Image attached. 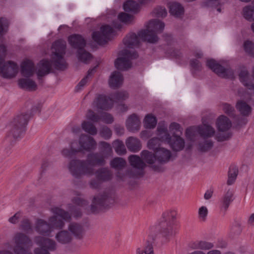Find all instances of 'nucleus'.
<instances>
[{"label": "nucleus", "instance_id": "nucleus-1", "mask_svg": "<svg viewBox=\"0 0 254 254\" xmlns=\"http://www.w3.org/2000/svg\"><path fill=\"white\" fill-rule=\"evenodd\" d=\"M105 159L99 152L90 153L87 155L86 160H71L67 165V169L75 178L80 179L83 176L91 177L95 173L94 167L104 165Z\"/></svg>", "mask_w": 254, "mask_h": 254}, {"label": "nucleus", "instance_id": "nucleus-2", "mask_svg": "<svg viewBox=\"0 0 254 254\" xmlns=\"http://www.w3.org/2000/svg\"><path fill=\"white\" fill-rule=\"evenodd\" d=\"M66 48L65 41L59 39L55 41L52 45L51 63L47 60L40 61L38 64L37 74L39 79L48 74L52 67L59 70H64L66 67V64L64 58Z\"/></svg>", "mask_w": 254, "mask_h": 254}, {"label": "nucleus", "instance_id": "nucleus-3", "mask_svg": "<svg viewBox=\"0 0 254 254\" xmlns=\"http://www.w3.org/2000/svg\"><path fill=\"white\" fill-rule=\"evenodd\" d=\"M165 24L160 20L155 19L149 21L146 29L142 30L138 33L127 36L124 39V44L129 48L136 47L139 45V39L151 43H155L158 40L157 34L160 33L164 29Z\"/></svg>", "mask_w": 254, "mask_h": 254}, {"label": "nucleus", "instance_id": "nucleus-4", "mask_svg": "<svg viewBox=\"0 0 254 254\" xmlns=\"http://www.w3.org/2000/svg\"><path fill=\"white\" fill-rule=\"evenodd\" d=\"M240 81L247 87L246 90H240L239 95L241 99L239 100L236 104V108L243 117H249L252 113V107L247 101L252 99L254 96V84L252 82L251 76L247 69H242L239 74Z\"/></svg>", "mask_w": 254, "mask_h": 254}, {"label": "nucleus", "instance_id": "nucleus-5", "mask_svg": "<svg viewBox=\"0 0 254 254\" xmlns=\"http://www.w3.org/2000/svg\"><path fill=\"white\" fill-rule=\"evenodd\" d=\"M77 196L80 193L76 194ZM88 202L85 199L79 197L75 196L71 199V202L68 203L67 209L70 214L64 210L57 207L52 208L51 211L53 216L49 219V222H63V221H70L71 220V215L76 219L81 217L82 212L79 207H85Z\"/></svg>", "mask_w": 254, "mask_h": 254}, {"label": "nucleus", "instance_id": "nucleus-6", "mask_svg": "<svg viewBox=\"0 0 254 254\" xmlns=\"http://www.w3.org/2000/svg\"><path fill=\"white\" fill-rule=\"evenodd\" d=\"M30 117V114L28 113L17 115L10 125V128L8 132L7 137L14 139L20 138L25 131V127Z\"/></svg>", "mask_w": 254, "mask_h": 254}, {"label": "nucleus", "instance_id": "nucleus-7", "mask_svg": "<svg viewBox=\"0 0 254 254\" xmlns=\"http://www.w3.org/2000/svg\"><path fill=\"white\" fill-rule=\"evenodd\" d=\"M158 135L162 141L169 144L170 147L175 151H180L185 147V140L179 135L174 134L171 137L168 129L164 126H159L157 128Z\"/></svg>", "mask_w": 254, "mask_h": 254}, {"label": "nucleus", "instance_id": "nucleus-8", "mask_svg": "<svg viewBox=\"0 0 254 254\" xmlns=\"http://www.w3.org/2000/svg\"><path fill=\"white\" fill-rule=\"evenodd\" d=\"M14 246L13 251L15 254H32L26 250V247L31 246L32 243L31 239L25 234L22 233H16L12 239Z\"/></svg>", "mask_w": 254, "mask_h": 254}, {"label": "nucleus", "instance_id": "nucleus-9", "mask_svg": "<svg viewBox=\"0 0 254 254\" xmlns=\"http://www.w3.org/2000/svg\"><path fill=\"white\" fill-rule=\"evenodd\" d=\"M216 125L219 131L216 136L218 141H223L231 137L232 133L228 130L232 127V123L226 116H220L216 120Z\"/></svg>", "mask_w": 254, "mask_h": 254}, {"label": "nucleus", "instance_id": "nucleus-10", "mask_svg": "<svg viewBox=\"0 0 254 254\" xmlns=\"http://www.w3.org/2000/svg\"><path fill=\"white\" fill-rule=\"evenodd\" d=\"M119 57L115 62L116 67L120 70H125L131 67V60L136 59L138 55L134 50L125 49L122 50Z\"/></svg>", "mask_w": 254, "mask_h": 254}, {"label": "nucleus", "instance_id": "nucleus-11", "mask_svg": "<svg viewBox=\"0 0 254 254\" xmlns=\"http://www.w3.org/2000/svg\"><path fill=\"white\" fill-rule=\"evenodd\" d=\"M18 71V66L12 61L5 62L2 57H0V75L5 78H11L16 76Z\"/></svg>", "mask_w": 254, "mask_h": 254}, {"label": "nucleus", "instance_id": "nucleus-12", "mask_svg": "<svg viewBox=\"0 0 254 254\" xmlns=\"http://www.w3.org/2000/svg\"><path fill=\"white\" fill-rule=\"evenodd\" d=\"M128 161L132 169L128 171V175L130 177H139L142 176L145 164L137 155H131L128 157Z\"/></svg>", "mask_w": 254, "mask_h": 254}, {"label": "nucleus", "instance_id": "nucleus-13", "mask_svg": "<svg viewBox=\"0 0 254 254\" xmlns=\"http://www.w3.org/2000/svg\"><path fill=\"white\" fill-rule=\"evenodd\" d=\"M114 30L112 27L108 25L102 26L100 31L94 32L92 34V38L99 44H104L110 39Z\"/></svg>", "mask_w": 254, "mask_h": 254}, {"label": "nucleus", "instance_id": "nucleus-14", "mask_svg": "<svg viewBox=\"0 0 254 254\" xmlns=\"http://www.w3.org/2000/svg\"><path fill=\"white\" fill-rule=\"evenodd\" d=\"M206 65L213 71L222 77L228 78L232 73L231 71L225 69L214 60H207Z\"/></svg>", "mask_w": 254, "mask_h": 254}, {"label": "nucleus", "instance_id": "nucleus-15", "mask_svg": "<svg viewBox=\"0 0 254 254\" xmlns=\"http://www.w3.org/2000/svg\"><path fill=\"white\" fill-rule=\"evenodd\" d=\"M79 143L81 146V151L83 150L89 151L96 149L97 142L91 136L82 134L79 139Z\"/></svg>", "mask_w": 254, "mask_h": 254}, {"label": "nucleus", "instance_id": "nucleus-16", "mask_svg": "<svg viewBox=\"0 0 254 254\" xmlns=\"http://www.w3.org/2000/svg\"><path fill=\"white\" fill-rule=\"evenodd\" d=\"M152 233H161L164 236H172L175 233L172 223H158L151 228Z\"/></svg>", "mask_w": 254, "mask_h": 254}, {"label": "nucleus", "instance_id": "nucleus-17", "mask_svg": "<svg viewBox=\"0 0 254 254\" xmlns=\"http://www.w3.org/2000/svg\"><path fill=\"white\" fill-rule=\"evenodd\" d=\"M87 223H69V231L77 239H80L84 235L85 231L88 228Z\"/></svg>", "mask_w": 254, "mask_h": 254}, {"label": "nucleus", "instance_id": "nucleus-18", "mask_svg": "<svg viewBox=\"0 0 254 254\" xmlns=\"http://www.w3.org/2000/svg\"><path fill=\"white\" fill-rule=\"evenodd\" d=\"M140 120L135 114L129 116L126 121L127 129L130 132H137L140 128Z\"/></svg>", "mask_w": 254, "mask_h": 254}, {"label": "nucleus", "instance_id": "nucleus-19", "mask_svg": "<svg viewBox=\"0 0 254 254\" xmlns=\"http://www.w3.org/2000/svg\"><path fill=\"white\" fill-rule=\"evenodd\" d=\"M141 157L146 163L151 165V167L155 171H160L161 170V166L158 164L155 153L154 155L148 151L143 150L141 152Z\"/></svg>", "mask_w": 254, "mask_h": 254}, {"label": "nucleus", "instance_id": "nucleus-20", "mask_svg": "<svg viewBox=\"0 0 254 254\" xmlns=\"http://www.w3.org/2000/svg\"><path fill=\"white\" fill-rule=\"evenodd\" d=\"M70 45L77 51L84 48L86 44L85 39L79 34H72L68 38Z\"/></svg>", "mask_w": 254, "mask_h": 254}, {"label": "nucleus", "instance_id": "nucleus-21", "mask_svg": "<svg viewBox=\"0 0 254 254\" xmlns=\"http://www.w3.org/2000/svg\"><path fill=\"white\" fill-rule=\"evenodd\" d=\"M158 164L161 166V164L168 162L172 156L171 151L165 148H159L155 151Z\"/></svg>", "mask_w": 254, "mask_h": 254}, {"label": "nucleus", "instance_id": "nucleus-22", "mask_svg": "<svg viewBox=\"0 0 254 254\" xmlns=\"http://www.w3.org/2000/svg\"><path fill=\"white\" fill-rule=\"evenodd\" d=\"M64 223H37L36 230L44 235H49L53 227L62 228Z\"/></svg>", "mask_w": 254, "mask_h": 254}, {"label": "nucleus", "instance_id": "nucleus-23", "mask_svg": "<svg viewBox=\"0 0 254 254\" xmlns=\"http://www.w3.org/2000/svg\"><path fill=\"white\" fill-rule=\"evenodd\" d=\"M108 200V197L106 193L98 195L93 198L92 203L91 205V210L93 212H96L98 208L104 207Z\"/></svg>", "mask_w": 254, "mask_h": 254}, {"label": "nucleus", "instance_id": "nucleus-24", "mask_svg": "<svg viewBox=\"0 0 254 254\" xmlns=\"http://www.w3.org/2000/svg\"><path fill=\"white\" fill-rule=\"evenodd\" d=\"M113 105V100L105 95H100L97 99L96 105L99 109L108 110L112 107Z\"/></svg>", "mask_w": 254, "mask_h": 254}, {"label": "nucleus", "instance_id": "nucleus-25", "mask_svg": "<svg viewBox=\"0 0 254 254\" xmlns=\"http://www.w3.org/2000/svg\"><path fill=\"white\" fill-rule=\"evenodd\" d=\"M126 145L128 150L132 152H137L141 148L140 140L133 136L129 137L126 139Z\"/></svg>", "mask_w": 254, "mask_h": 254}, {"label": "nucleus", "instance_id": "nucleus-26", "mask_svg": "<svg viewBox=\"0 0 254 254\" xmlns=\"http://www.w3.org/2000/svg\"><path fill=\"white\" fill-rule=\"evenodd\" d=\"M35 240L36 244L42 247L40 249H44V248H46L49 250H54L56 249L55 242L49 239L37 237Z\"/></svg>", "mask_w": 254, "mask_h": 254}, {"label": "nucleus", "instance_id": "nucleus-27", "mask_svg": "<svg viewBox=\"0 0 254 254\" xmlns=\"http://www.w3.org/2000/svg\"><path fill=\"white\" fill-rule=\"evenodd\" d=\"M34 64L30 60L24 61L21 64V74L23 76L28 77L31 76L34 73Z\"/></svg>", "mask_w": 254, "mask_h": 254}, {"label": "nucleus", "instance_id": "nucleus-28", "mask_svg": "<svg viewBox=\"0 0 254 254\" xmlns=\"http://www.w3.org/2000/svg\"><path fill=\"white\" fill-rule=\"evenodd\" d=\"M124 80L122 73L119 71L113 72L110 76L109 83L110 87L117 88L120 86Z\"/></svg>", "mask_w": 254, "mask_h": 254}, {"label": "nucleus", "instance_id": "nucleus-29", "mask_svg": "<svg viewBox=\"0 0 254 254\" xmlns=\"http://www.w3.org/2000/svg\"><path fill=\"white\" fill-rule=\"evenodd\" d=\"M197 132L203 138H209L214 135L215 130L212 127L205 124L197 127Z\"/></svg>", "mask_w": 254, "mask_h": 254}, {"label": "nucleus", "instance_id": "nucleus-30", "mask_svg": "<svg viewBox=\"0 0 254 254\" xmlns=\"http://www.w3.org/2000/svg\"><path fill=\"white\" fill-rule=\"evenodd\" d=\"M18 85L23 89L34 91L37 89V85L34 81L29 78H21L18 81Z\"/></svg>", "mask_w": 254, "mask_h": 254}, {"label": "nucleus", "instance_id": "nucleus-31", "mask_svg": "<svg viewBox=\"0 0 254 254\" xmlns=\"http://www.w3.org/2000/svg\"><path fill=\"white\" fill-rule=\"evenodd\" d=\"M242 14L248 21H254V0L251 4L243 7Z\"/></svg>", "mask_w": 254, "mask_h": 254}, {"label": "nucleus", "instance_id": "nucleus-32", "mask_svg": "<svg viewBox=\"0 0 254 254\" xmlns=\"http://www.w3.org/2000/svg\"><path fill=\"white\" fill-rule=\"evenodd\" d=\"M169 7L170 13L176 17H180L184 14V7L179 3L176 2L170 3Z\"/></svg>", "mask_w": 254, "mask_h": 254}, {"label": "nucleus", "instance_id": "nucleus-33", "mask_svg": "<svg viewBox=\"0 0 254 254\" xmlns=\"http://www.w3.org/2000/svg\"><path fill=\"white\" fill-rule=\"evenodd\" d=\"M213 146L212 141L208 138H203L199 141L197 144L198 150L203 152L209 151L212 148Z\"/></svg>", "mask_w": 254, "mask_h": 254}, {"label": "nucleus", "instance_id": "nucleus-34", "mask_svg": "<svg viewBox=\"0 0 254 254\" xmlns=\"http://www.w3.org/2000/svg\"><path fill=\"white\" fill-rule=\"evenodd\" d=\"M99 145L100 150L99 153L101 154L105 159L112 155L113 150L111 145L109 143L105 141H100Z\"/></svg>", "mask_w": 254, "mask_h": 254}, {"label": "nucleus", "instance_id": "nucleus-35", "mask_svg": "<svg viewBox=\"0 0 254 254\" xmlns=\"http://www.w3.org/2000/svg\"><path fill=\"white\" fill-rule=\"evenodd\" d=\"M177 213L175 210L170 209L165 211L162 214V221L172 222L177 220Z\"/></svg>", "mask_w": 254, "mask_h": 254}, {"label": "nucleus", "instance_id": "nucleus-36", "mask_svg": "<svg viewBox=\"0 0 254 254\" xmlns=\"http://www.w3.org/2000/svg\"><path fill=\"white\" fill-rule=\"evenodd\" d=\"M96 176L100 181H106L111 179L112 174L111 172L106 168H101L95 171Z\"/></svg>", "mask_w": 254, "mask_h": 254}, {"label": "nucleus", "instance_id": "nucleus-37", "mask_svg": "<svg viewBox=\"0 0 254 254\" xmlns=\"http://www.w3.org/2000/svg\"><path fill=\"white\" fill-rule=\"evenodd\" d=\"M234 191L231 189H228L222 198V207L225 210L228 208L230 204L233 200Z\"/></svg>", "mask_w": 254, "mask_h": 254}, {"label": "nucleus", "instance_id": "nucleus-38", "mask_svg": "<svg viewBox=\"0 0 254 254\" xmlns=\"http://www.w3.org/2000/svg\"><path fill=\"white\" fill-rule=\"evenodd\" d=\"M81 127L84 131L92 135H95L97 133V128L90 122L83 121L81 124Z\"/></svg>", "mask_w": 254, "mask_h": 254}, {"label": "nucleus", "instance_id": "nucleus-39", "mask_svg": "<svg viewBox=\"0 0 254 254\" xmlns=\"http://www.w3.org/2000/svg\"><path fill=\"white\" fill-rule=\"evenodd\" d=\"M113 145L116 152L119 155H122L126 154L127 150L124 142L120 140H116Z\"/></svg>", "mask_w": 254, "mask_h": 254}, {"label": "nucleus", "instance_id": "nucleus-40", "mask_svg": "<svg viewBox=\"0 0 254 254\" xmlns=\"http://www.w3.org/2000/svg\"><path fill=\"white\" fill-rule=\"evenodd\" d=\"M77 53L79 60L84 63H88L92 59L91 54L85 51L84 48L77 51Z\"/></svg>", "mask_w": 254, "mask_h": 254}, {"label": "nucleus", "instance_id": "nucleus-41", "mask_svg": "<svg viewBox=\"0 0 254 254\" xmlns=\"http://www.w3.org/2000/svg\"><path fill=\"white\" fill-rule=\"evenodd\" d=\"M139 4L134 0H129L124 4V9L127 12H136L139 8Z\"/></svg>", "mask_w": 254, "mask_h": 254}, {"label": "nucleus", "instance_id": "nucleus-42", "mask_svg": "<svg viewBox=\"0 0 254 254\" xmlns=\"http://www.w3.org/2000/svg\"><path fill=\"white\" fill-rule=\"evenodd\" d=\"M31 220L27 216L23 215V213L18 211L13 216L10 217L9 219V222H16L21 221V222H29Z\"/></svg>", "mask_w": 254, "mask_h": 254}, {"label": "nucleus", "instance_id": "nucleus-43", "mask_svg": "<svg viewBox=\"0 0 254 254\" xmlns=\"http://www.w3.org/2000/svg\"><path fill=\"white\" fill-rule=\"evenodd\" d=\"M57 240L62 244L69 243L71 240V237L66 231H62L56 235Z\"/></svg>", "mask_w": 254, "mask_h": 254}, {"label": "nucleus", "instance_id": "nucleus-44", "mask_svg": "<svg viewBox=\"0 0 254 254\" xmlns=\"http://www.w3.org/2000/svg\"><path fill=\"white\" fill-rule=\"evenodd\" d=\"M110 165L112 168L121 170L126 165V161L122 158L116 157L111 161Z\"/></svg>", "mask_w": 254, "mask_h": 254}, {"label": "nucleus", "instance_id": "nucleus-45", "mask_svg": "<svg viewBox=\"0 0 254 254\" xmlns=\"http://www.w3.org/2000/svg\"><path fill=\"white\" fill-rule=\"evenodd\" d=\"M212 243L205 241L196 242L193 244L192 249L208 250L213 247Z\"/></svg>", "mask_w": 254, "mask_h": 254}, {"label": "nucleus", "instance_id": "nucleus-46", "mask_svg": "<svg viewBox=\"0 0 254 254\" xmlns=\"http://www.w3.org/2000/svg\"><path fill=\"white\" fill-rule=\"evenodd\" d=\"M144 126L147 128H154L157 124L156 118L152 115H146L144 120Z\"/></svg>", "mask_w": 254, "mask_h": 254}, {"label": "nucleus", "instance_id": "nucleus-47", "mask_svg": "<svg viewBox=\"0 0 254 254\" xmlns=\"http://www.w3.org/2000/svg\"><path fill=\"white\" fill-rule=\"evenodd\" d=\"M238 170L236 166H231L228 172V179L227 184L228 185H232L237 176Z\"/></svg>", "mask_w": 254, "mask_h": 254}, {"label": "nucleus", "instance_id": "nucleus-48", "mask_svg": "<svg viewBox=\"0 0 254 254\" xmlns=\"http://www.w3.org/2000/svg\"><path fill=\"white\" fill-rule=\"evenodd\" d=\"M243 48L247 54L254 57V43L250 40L246 41L243 44Z\"/></svg>", "mask_w": 254, "mask_h": 254}, {"label": "nucleus", "instance_id": "nucleus-49", "mask_svg": "<svg viewBox=\"0 0 254 254\" xmlns=\"http://www.w3.org/2000/svg\"><path fill=\"white\" fill-rule=\"evenodd\" d=\"M158 137H154L150 139L148 142V147L149 149H152L155 151L157 150L160 147V142L161 141L163 142L160 138V136L158 135Z\"/></svg>", "mask_w": 254, "mask_h": 254}, {"label": "nucleus", "instance_id": "nucleus-50", "mask_svg": "<svg viewBox=\"0 0 254 254\" xmlns=\"http://www.w3.org/2000/svg\"><path fill=\"white\" fill-rule=\"evenodd\" d=\"M99 134L105 139H109L112 136V131L108 127L104 126L100 128Z\"/></svg>", "mask_w": 254, "mask_h": 254}, {"label": "nucleus", "instance_id": "nucleus-51", "mask_svg": "<svg viewBox=\"0 0 254 254\" xmlns=\"http://www.w3.org/2000/svg\"><path fill=\"white\" fill-rule=\"evenodd\" d=\"M95 68L96 66L89 69L88 71L87 75L85 77H84L77 85L76 90L78 91L80 90L86 84L89 76H91V75L95 72Z\"/></svg>", "mask_w": 254, "mask_h": 254}, {"label": "nucleus", "instance_id": "nucleus-52", "mask_svg": "<svg viewBox=\"0 0 254 254\" xmlns=\"http://www.w3.org/2000/svg\"><path fill=\"white\" fill-rule=\"evenodd\" d=\"M118 19L125 24L130 23L133 20V17L128 14L121 12L118 16Z\"/></svg>", "mask_w": 254, "mask_h": 254}, {"label": "nucleus", "instance_id": "nucleus-53", "mask_svg": "<svg viewBox=\"0 0 254 254\" xmlns=\"http://www.w3.org/2000/svg\"><path fill=\"white\" fill-rule=\"evenodd\" d=\"M222 108L224 113L230 117H234L235 116V109L230 104L225 103L222 104Z\"/></svg>", "mask_w": 254, "mask_h": 254}, {"label": "nucleus", "instance_id": "nucleus-54", "mask_svg": "<svg viewBox=\"0 0 254 254\" xmlns=\"http://www.w3.org/2000/svg\"><path fill=\"white\" fill-rule=\"evenodd\" d=\"M128 97V94L126 91H119L114 94L113 99L116 101H122L126 100Z\"/></svg>", "mask_w": 254, "mask_h": 254}, {"label": "nucleus", "instance_id": "nucleus-55", "mask_svg": "<svg viewBox=\"0 0 254 254\" xmlns=\"http://www.w3.org/2000/svg\"><path fill=\"white\" fill-rule=\"evenodd\" d=\"M8 25V21L6 19L3 18L0 19V35H3L7 32Z\"/></svg>", "mask_w": 254, "mask_h": 254}, {"label": "nucleus", "instance_id": "nucleus-56", "mask_svg": "<svg viewBox=\"0 0 254 254\" xmlns=\"http://www.w3.org/2000/svg\"><path fill=\"white\" fill-rule=\"evenodd\" d=\"M61 154L65 158H70L75 156L77 153L69 146V148H64L62 150Z\"/></svg>", "mask_w": 254, "mask_h": 254}, {"label": "nucleus", "instance_id": "nucleus-57", "mask_svg": "<svg viewBox=\"0 0 254 254\" xmlns=\"http://www.w3.org/2000/svg\"><path fill=\"white\" fill-rule=\"evenodd\" d=\"M100 120L106 124H110L114 122V118L111 114L104 112L101 114Z\"/></svg>", "mask_w": 254, "mask_h": 254}, {"label": "nucleus", "instance_id": "nucleus-58", "mask_svg": "<svg viewBox=\"0 0 254 254\" xmlns=\"http://www.w3.org/2000/svg\"><path fill=\"white\" fill-rule=\"evenodd\" d=\"M170 131L173 132V135L175 134L177 132H180L182 133L183 131V128L181 126L177 123H172L169 126Z\"/></svg>", "mask_w": 254, "mask_h": 254}, {"label": "nucleus", "instance_id": "nucleus-59", "mask_svg": "<svg viewBox=\"0 0 254 254\" xmlns=\"http://www.w3.org/2000/svg\"><path fill=\"white\" fill-rule=\"evenodd\" d=\"M247 117H238L236 118L234 123L236 124V127L240 128L245 126L248 123Z\"/></svg>", "mask_w": 254, "mask_h": 254}, {"label": "nucleus", "instance_id": "nucleus-60", "mask_svg": "<svg viewBox=\"0 0 254 254\" xmlns=\"http://www.w3.org/2000/svg\"><path fill=\"white\" fill-rule=\"evenodd\" d=\"M195 131H197V127H193L187 128L186 131V137L191 141H193Z\"/></svg>", "mask_w": 254, "mask_h": 254}, {"label": "nucleus", "instance_id": "nucleus-61", "mask_svg": "<svg viewBox=\"0 0 254 254\" xmlns=\"http://www.w3.org/2000/svg\"><path fill=\"white\" fill-rule=\"evenodd\" d=\"M154 239H152L150 240H147L144 249L143 250L145 254H153V248L152 243H153Z\"/></svg>", "mask_w": 254, "mask_h": 254}, {"label": "nucleus", "instance_id": "nucleus-62", "mask_svg": "<svg viewBox=\"0 0 254 254\" xmlns=\"http://www.w3.org/2000/svg\"><path fill=\"white\" fill-rule=\"evenodd\" d=\"M86 117L88 119L93 122H98L100 120L101 115L99 116L92 110H89Z\"/></svg>", "mask_w": 254, "mask_h": 254}, {"label": "nucleus", "instance_id": "nucleus-63", "mask_svg": "<svg viewBox=\"0 0 254 254\" xmlns=\"http://www.w3.org/2000/svg\"><path fill=\"white\" fill-rule=\"evenodd\" d=\"M154 13L158 17H164L167 14L165 8L163 7H157L154 10Z\"/></svg>", "mask_w": 254, "mask_h": 254}, {"label": "nucleus", "instance_id": "nucleus-64", "mask_svg": "<svg viewBox=\"0 0 254 254\" xmlns=\"http://www.w3.org/2000/svg\"><path fill=\"white\" fill-rule=\"evenodd\" d=\"M190 65L192 69L196 71H200L202 69L201 64L197 59H191L190 61Z\"/></svg>", "mask_w": 254, "mask_h": 254}]
</instances>
